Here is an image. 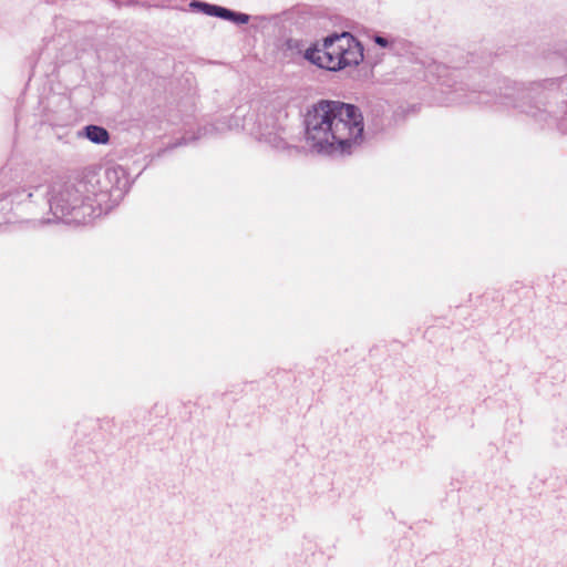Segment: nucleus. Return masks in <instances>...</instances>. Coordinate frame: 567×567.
I'll return each instance as SVG.
<instances>
[{"label":"nucleus","instance_id":"7","mask_svg":"<svg viewBox=\"0 0 567 567\" xmlns=\"http://www.w3.org/2000/svg\"><path fill=\"white\" fill-rule=\"evenodd\" d=\"M249 20V17L244 13H236L235 19H231V21L237 23H247Z\"/></svg>","mask_w":567,"mask_h":567},{"label":"nucleus","instance_id":"8","mask_svg":"<svg viewBox=\"0 0 567 567\" xmlns=\"http://www.w3.org/2000/svg\"><path fill=\"white\" fill-rule=\"evenodd\" d=\"M375 42L381 45V47H386L388 45V40L382 38V37H377L375 38Z\"/></svg>","mask_w":567,"mask_h":567},{"label":"nucleus","instance_id":"6","mask_svg":"<svg viewBox=\"0 0 567 567\" xmlns=\"http://www.w3.org/2000/svg\"><path fill=\"white\" fill-rule=\"evenodd\" d=\"M235 16H236V12L230 11L223 7H218V11L215 17H219V18H223L226 20H231V19H235Z\"/></svg>","mask_w":567,"mask_h":567},{"label":"nucleus","instance_id":"5","mask_svg":"<svg viewBox=\"0 0 567 567\" xmlns=\"http://www.w3.org/2000/svg\"><path fill=\"white\" fill-rule=\"evenodd\" d=\"M192 8H198L200 11H203L207 16H216L218 11V6L208 4L200 1H193L190 3Z\"/></svg>","mask_w":567,"mask_h":567},{"label":"nucleus","instance_id":"2","mask_svg":"<svg viewBox=\"0 0 567 567\" xmlns=\"http://www.w3.org/2000/svg\"><path fill=\"white\" fill-rule=\"evenodd\" d=\"M305 58L319 68L339 71L358 65L363 60V50L350 33L343 32L326 38L320 45L307 49Z\"/></svg>","mask_w":567,"mask_h":567},{"label":"nucleus","instance_id":"3","mask_svg":"<svg viewBox=\"0 0 567 567\" xmlns=\"http://www.w3.org/2000/svg\"><path fill=\"white\" fill-rule=\"evenodd\" d=\"M82 205L81 192L74 186H64L51 200V209L55 214L61 213L63 216L81 208Z\"/></svg>","mask_w":567,"mask_h":567},{"label":"nucleus","instance_id":"1","mask_svg":"<svg viewBox=\"0 0 567 567\" xmlns=\"http://www.w3.org/2000/svg\"><path fill=\"white\" fill-rule=\"evenodd\" d=\"M305 123L309 146L329 155L350 154L363 133L359 110L339 101H319L308 111Z\"/></svg>","mask_w":567,"mask_h":567},{"label":"nucleus","instance_id":"4","mask_svg":"<svg viewBox=\"0 0 567 567\" xmlns=\"http://www.w3.org/2000/svg\"><path fill=\"white\" fill-rule=\"evenodd\" d=\"M85 136L95 144H106L110 140L109 132L96 125H89L85 127Z\"/></svg>","mask_w":567,"mask_h":567}]
</instances>
